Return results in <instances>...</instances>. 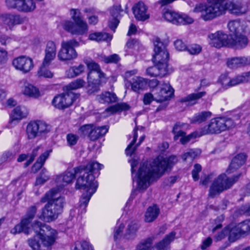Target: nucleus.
I'll list each match as a JSON object with an SVG mask.
<instances>
[{
	"label": "nucleus",
	"mask_w": 250,
	"mask_h": 250,
	"mask_svg": "<svg viewBox=\"0 0 250 250\" xmlns=\"http://www.w3.org/2000/svg\"><path fill=\"white\" fill-rule=\"evenodd\" d=\"M32 229L36 235L28 240L29 246L33 250H51L57 238L58 233L48 225L37 221L30 225L27 220L22 219L20 224L11 229L10 232L14 235L21 232L28 234Z\"/></svg>",
	"instance_id": "1"
},
{
	"label": "nucleus",
	"mask_w": 250,
	"mask_h": 250,
	"mask_svg": "<svg viewBox=\"0 0 250 250\" xmlns=\"http://www.w3.org/2000/svg\"><path fill=\"white\" fill-rule=\"evenodd\" d=\"M247 10L245 4L237 0H208L206 4L196 5L193 12L200 13V18L208 21L225 14L226 10L240 16L245 14Z\"/></svg>",
	"instance_id": "2"
},
{
	"label": "nucleus",
	"mask_w": 250,
	"mask_h": 250,
	"mask_svg": "<svg viewBox=\"0 0 250 250\" xmlns=\"http://www.w3.org/2000/svg\"><path fill=\"white\" fill-rule=\"evenodd\" d=\"M177 161L175 156H171L167 159L158 157L152 161L142 164L135 174L138 188L140 190L147 188L155 178L161 176L167 168H170Z\"/></svg>",
	"instance_id": "3"
},
{
	"label": "nucleus",
	"mask_w": 250,
	"mask_h": 250,
	"mask_svg": "<svg viewBox=\"0 0 250 250\" xmlns=\"http://www.w3.org/2000/svg\"><path fill=\"white\" fill-rule=\"evenodd\" d=\"M61 188H54L46 193L41 199V202L47 203L38 214V217L46 222H51L57 219L62 211L64 199L60 195Z\"/></svg>",
	"instance_id": "4"
},
{
	"label": "nucleus",
	"mask_w": 250,
	"mask_h": 250,
	"mask_svg": "<svg viewBox=\"0 0 250 250\" xmlns=\"http://www.w3.org/2000/svg\"><path fill=\"white\" fill-rule=\"evenodd\" d=\"M77 176L78 177L76 187L83 190L80 200V210L81 213L86 212V208L92 195L96 192L98 183L95 179L93 173L87 171L83 166L77 167Z\"/></svg>",
	"instance_id": "5"
},
{
	"label": "nucleus",
	"mask_w": 250,
	"mask_h": 250,
	"mask_svg": "<svg viewBox=\"0 0 250 250\" xmlns=\"http://www.w3.org/2000/svg\"><path fill=\"white\" fill-rule=\"evenodd\" d=\"M154 46L153 60L155 65L148 67L146 73L150 77H164L167 72L168 53L165 45L157 37L154 39Z\"/></svg>",
	"instance_id": "6"
},
{
	"label": "nucleus",
	"mask_w": 250,
	"mask_h": 250,
	"mask_svg": "<svg viewBox=\"0 0 250 250\" xmlns=\"http://www.w3.org/2000/svg\"><path fill=\"white\" fill-rule=\"evenodd\" d=\"M238 176L228 178L225 174H221L215 179L212 183L209 191V196L213 197L225 190L230 188L237 180Z\"/></svg>",
	"instance_id": "7"
},
{
	"label": "nucleus",
	"mask_w": 250,
	"mask_h": 250,
	"mask_svg": "<svg viewBox=\"0 0 250 250\" xmlns=\"http://www.w3.org/2000/svg\"><path fill=\"white\" fill-rule=\"evenodd\" d=\"M79 46V43L75 40L62 42L57 55L58 60L61 62H66L76 59L78 54L75 47Z\"/></svg>",
	"instance_id": "8"
},
{
	"label": "nucleus",
	"mask_w": 250,
	"mask_h": 250,
	"mask_svg": "<svg viewBox=\"0 0 250 250\" xmlns=\"http://www.w3.org/2000/svg\"><path fill=\"white\" fill-rule=\"evenodd\" d=\"M163 17L167 21L176 25L191 24L194 21L193 19L188 15L181 14L168 9L164 10Z\"/></svg>",
	"instance_id": "9"
},
{
	"label": "nucleus",
	"mask_w": 250,
	"mask_h": 250,
	"mask_svg": "<svg viewBox=\"0 0 250 250\" xmlns=\"http://www.w3.org/2000/svg\"><path fill=\"white\" fill-rule=\"evenodd\" d=\"M49 131L48 125L42 121L30 122L26 127V133L29 139H34L42 134L47 133Z\"/></svg>",
	"instance_id": "10"
},
{
	"label": "nucleus",
	"mask_w": 250,
	"mask_h": 250,
	"mask_svg": "<svg viewBox=\"0 0 250 250\" xmlns=\"http://www.w3.org/2000/svg\"><path fill=\"white\" fill-rule=\"evenodd\" d=\"M6 6L21 12H31L36 8L33 0H5Z\"/></svg>",
	"instance_id": "11"
},
{
	"label": "nucleus",
	"mask_w": 250,
	"mask_h": 250,
	"mask_svg": "<svg viewBox=\"0 0 250 250\" xmlns=\"http://www.w3.org/2000/svg\"><path fill=\"white\" fill-rule=\"evenodd\" d=\"M79 95L69 92L57 95L52 101V104L57 108L63 109L71 106Z\"/></svg>",
	"instance_id": "12"
},
{
	"label": "nucleus",
	"mask_w": 250,
	"mask_h": 250,
	"mask_svg": "<svg viewBox=\"0 0 250 250\" xmlns=\"http://www.w3.org/2000/svg\"><path fill=\"white\" fill-rule=\"evenodd\" d=\"M106 126H96L93 125H85L81 126L80 131L83 135H87L91 141H96L104 136L108 131Z\"/></svg>",
	"instance_id": "13"
},
{
	"label": "nucleus",
	"mask_w": 250,
	"mask_h": 250,
	"mask_svg": "<svg viewBox=\"0 0 250 250\" xmlns=\"http://www.w3.org/2000/svg\"><path fill=\"white\" fill-rule=\"evenodd\" d=\"M87 79L88 86L94 88V91L98 90L99 86L107 81L105 74L102 71H89Z\"/></svg>",
	"instance_id": "14"
},
{
	"label": "nucleus",
	"mask_w": 250,
	"mask_h": 250,
	"mask_svg": "<svg viewBox=\"0 0 250 250\" xmlns=\"http://www.w3.org/2000/svg\"><path fill=\"white\" fill-rule=\"evenodd\" d=\"M250 77V73L246 72L241 75H237L234 78L230 79L226 75H222L220 80L222 86L224 87L228 88L230 86H235L240 83L249 82Z\"/></svg>",
	"instance_id": "15"
},
{
	"label": "nucleus",
	"mask_w": 250,
	"mask_h": 250,
	"mask_svg": "<svg viewBox=\"0 0 250 250\" xmlns=\"http://www.w3.org/2000/svg\"><path fill=\"white\" fill-rule=\"evenodd\" d=\"M12 64L16 70L23 73L29 72L34 66L33 60L25 56H21L15 58L13 61Z\"/></svg>",
	"instance_id": "16"
},
{
	"label": "nucleus",
	"mask_w": 250,
	"mask_h": 250,
	"mask_svg": "<svg viewBox=\"0 0 250 250\" xmlns=\"http://www.w3.org/2000/svg\"><path fill=\"white\" fill-rule=\"evenodd\" d=\"M225 126L222 118L211 119L208 125L201 129V135L219 133L224 131Z\"/></svg>",
	"instance_id": "17"
},
{
	"label": "nucleus",
	"mask_w": 250,
	"mask_h": 250,
	"mask_svg": "<svg viewBox=\"0 0 250 250\" xmlns=\"http://www.w3.org/2000/svg\"><path fill=\"white\" fill-rule=\"evenodd\" d=\"M62 26L64 29L75 35H83L88 30L87 25L83 21L75 22V24L71 21H65Z\"/></svg>",
	"instance_id": "18"
},
{
	"label": "nucleus",
	"mask_w": 250,
	"mask_h": 250,
	"mask_svg": "<svg viewBox=\"0 0 250 250\" xmlns=\"http://www.w3.org/2000/svg\"><path fill=\"white\" fill-rule=\"evenodd\" d=\"M209 43L211 46L220 48L223 46H228L229 41V36L221 31L209 34Z\"/></svg>",
	"instance_id": "19"
},
{
	"label": "nucleus",
	"mask_w": 250,
	"mask_h": 250,
	"mask_svg": "<svg viewBox=\"0 0 250 250\" xmlns=\"http://www.w3.org/2000/svg\"><path fill=\"white\" fill-rule=\"evenodd\" d=\"M155 93V99L157 102H163L169 100L173 94L174 90L170 85L164 83L161 86L156 88Z\"/></svg>",
	"instance_id": "20"
},
{
	"label": "nucleus",
	"mask_w": 250,
	"mask_h": 250,
	"mask_svg": "<svg viewBox=\"0 0 250 250\" xmlns=\"http://www.w3.org/2000/svg\"><path fill=\"white\" fill-rule=\"evenodd\" d=\"M20 87L21 92L26 96L37 98L41 95L39 89L25 80L21 81Z\"/></svg>",
	"instance_id": "21"
},
{
	"label": "nucleus",
	"mask_w": 250,
	"mask_h": 250,
	"mask_svg": "<svg viewBox=\"0 0 250 250\" xmlns=\"http://www.w3.org/2000/svg\"><path fill=\"white\" fill-rule=\"evenodd\" d=\"M43 65H49L56 58L57 54L56 43L52 41H47L44 50Z\"/></svg>",
	"instance_id": "22"
},
{
	"label": "nucleus",
	"mask_w": 250,
	"mask_h": 250,
	"mask_svg": "<svg viewBox=\"0 0 250 250\" xmlns=\"http://www.w3.org/2000/svg\"><path fill=\"white\" fill-rule=\"evenodd\" d=\"M135 18L139 21H144L149 18L147 6L143 2L135 4L132 8Z\"/></svg>",
	"instance_id": "23"
},
{
	"label": "nucleus",
	"mask_w": 250,
	"mask_h": 250,
	"mask_svg": "<svg viewBox=\"0 0 250 250\" xmlns=\"http://www.w3.org/2000/svg\"><path fill=\"white\" fill-rule=\"evenodd\" d=\"M77 167L66 170L62 174L57 176L56 182L58 185L62 187L71 183L74 179L75 175L77 176Z\"/></svg>",
	"instance_id": "24"
},
{
	"label": "nucleus",
	"mask_w": 250,
	"mask_h": 250,
	"mask_svg": "<svg viewBox=\"0 0 250 250\" xmlns=\"http://www.w3.org/2000/svg\"><path fill=\"white\" fill-rule=\"evenodd\" d=\"M184 125V124L181 123H176L173 127V132L174 134V140H178L179 137H181L180 138V142L183 145H185L194 136L196 137L194 135V134H191L188 136H185L186 133L181 130V128Z\"/></svg>",
	"instance_id": "25"
},
{
	"label": "nucleus",
	"mask_w": 250,
	"mask_h": 250,
	"mask_svg": "<svg viewBox=\"0 0 250 250\" xmlns=\"http://www.w3.org/2000/svg\"><path fill=\"white\" fill-rule=\"evenodd\" d=\"M0 21L4 24L9 27V28L20 24L22 21L19 15L10 13H4L0 15Z\"/></svg>",
	"instance_id": "26"
},
{
	"label": "nucleus",
	"mask_w": 250,
	"mask_h": 250,
	"mask_svg": "<svg viewBox=\"0 0 250 250\" xmlns=\"http://www.w3.org/2000/svg\"><path fill=\"white\" fill-rule=\"evenodd\" d=\"M246 33H242L234 36V38H229L228 46L236 49L245 48L248 45L249 40Z\"/></svg>",
	"instance_id": "27"
},
{
	"label": "nucleus",
	"mask_w": 250,
	"mask_h": 250,
	"mask_svg": "<svg viewBox=\"0 0 250 250\" xmlns=\"http://www.w3.org/2000/svg\"><path fill=\"white\" fill-rule=\"evenodd\" d=\"M250 64V57H237L227 59V65L230 68H237Z\"/></svg>",
	"instance_id": "28"
},
{
	"label": "nucleus",
	"mask_w": 250,
	"mask_h": 250,
	"mask_svg": "<svg viewBox=\"0 0 250 250\" xmlns=\"http://www.w3.org/2000/svg\"><path fill=\"white\" fill-rule=\"evenodd\" d=\"M228 26L230 32L234 34V36L246 33L247 32V27L245 23L240 21H230L229 22Z\"/></svg>",
	"instance_id": "29"
},
{
	"label": "nucleus",
	"mask_w": 250,
	"mask_h": 250,
	"mask_svg": "<svg viewBox=\"0 0 250 250\" xmlns=\"http://www.w3.org/2000/svg\"><path fill=\"white\" fill-rule=\"evenodd\" d=\"M176 233L171 232L159 243H157L152 248L153 250H169L168 246L175 238Z\"/></svg>",
	"instance_id": "30"
},
{
	"label": "nucleus",
	"mask_w": 250,
	"mask_h": 250,
	"mask_svg": "<svg viewBox=\"0 0 250 250\" xmlns=\"http://www.w3.org/2000/svg\"><path fill=\"white\" fill-rule=\"evenodd\" d=\"M246 159V156L244 153H240L237 155L232 160L227 172L228 174L233 172L245 163Z\"/></svg>",
	"instance_id": "31"
},
{
	"label": "nucleus",
	"mask_w": 250,
	"mask_h": 250,
	"mask_svg": "<svg viewBox=\"0 0 250 250\" xmlns=\"http://www.w3.org/2000/svg\"><path fill=\"white\" fill-rule=\"evenodd\" d=\"M121 11V6L119 5L114 6L110 10L112 19H110L109 21V26L114 31L119 24V21L118 18L119 17Z\"/></svg>",
	"instance_id": "32"
},
{
	"label": "nucleus",
	"mask_w": 250,
	"mask_h": 250,
	"mask_svg": "<svg viewBox=\"0 0 250 250\" xmlns=\"http://www.w3.org/2000/svg\"><path fill=\"white\" fill-rule=\"evenodd\" d=\"M146 85V80L141 77H135L133 78L131 82L132 90L137 93H140L144 90Z\"/></svg>",
	"instance_id": "33"
},
{
	"label": "nucleus",
	"mask_w": 250,
	"mask_h": 250,
	"mask_svg": "<svg viewBox=\"0 0 250 250\" xmlns=\"http://www.w3.org/2000/svg\"><path fill=\"white\" fill-rule=\"evenodd\" d=\"M137 128H135L132 132L133 134V140L131 142V143L128 145L126 148L125 149V153L127 155L131 156L133 152L135 151L137 147H138L140 144L143 142L145 138V135H142L141 136L139 139V141L138 143L136 144L135 146H134V145L136 143L138 137V134L137 133Z\"/></svg>",
	"instance_id": "34"
},
{
	"label": "nucleus",
	"mask_w": 250,
	"mask_h": 250,
	"mask_svg": "<svg viewBox=\"0 0 250 250\" xmlns=\"http://www.w3.org/2000/svg\"><path fill=\"white\" fill-rule=\"evenodd\" d=\"M112 36L106 33L102 32H95L91 33L88 36V39L93 41L100 42L104 41H111Z\"/></svg>",
	"instance_id": "35"
},
{
	"label": "nucleus",
	"mask_w": 250,
	"mask_h": 250,
	"mask_svg": "<svg viewBox=\"0 0 250 250\" xmlns=\"http://www.w3.org/2000/svg\"><path fill=\"white\" fill-rule=\"evenodd\" d=\"M159 214V209L156 205L149 207L146 210L145 220L146 222H152L155 220Z\"/></svg>",
	"instance_id": "36"
},
{
	"label": "nucleus",
	"mask_w": 250,
	"mask_h": 250,
	"mask_svg": "<svg viewBox=\"0 0 250 250\" xmlns=\"http://www.w3.org/2000/svg\"><path fill=\"white\" fill-rule=\"evenodd\" d=\"M27 111L24 106H17L12 111L11 118L12 121H19L26 117Z\"/></svg>",
	"instance_id": "37"
},
{
	"label": "nucleus",
	"mask_w": 250,
	"mask_h": 250,
	"mask_svg": "<svg viewBox=\"0 0 250 250\" xmlns=\"http://www.w3.org/2000/svg\"><path fill=\"white\" fill-rule=\"evenodd\" d=\"M97 100L101 103H115L117 101L118 98L116 95L109 92H105L97 97Z\"/></svg>",
	"instance_id": "38"
},
{
	"label": "nucleus",
	"mask_w": 250,
	"mask_h": 250,
	"mask_svg": "<svg viewBox=\"0 0 250 250\" xmlns=\"http://www.w3.org/2000/svg\"><path fill=\"white\" fill-rule=\"evenodd\" d=\"M85 70V66L83 64L78 66H73L68 69L65 72V75L68 78H73L83 73Z\"/></svg>",
	"instance_id": "39"
},
{
	"label": "nucleus",
	"mask_w": 250,
	"mask_h": 250,
	"mask_svg": "<svg viewBox=\"0 0 250 250\" xmlns=\"http://www.w3.org/2000/svg\"><path fill=\"white\" fill-rule=\"evenodd\" d=\"M206 94V92L204 91L192 93L183 98L181 101L183 102H188L190 105H194L197 103V101L199 99L205 96Z\"/></svg>",
	"instance_id": "40"
},
{
	"label": "nucleus",
	"mask_w": 250,
	"mask_h": 250,
	"mask_svg": "<svg viewBox=\"0 0 250 250\" xmlns=\"http://www.w3.org/2000/svg\"><path fill=\"white\" fill-rule=\"evenodd\" d=\"M227 229H229V240L230 242H234L242 234L237 225L234 226L233 225H230L227 227Z\"/></svg>",
	"instance_id": "41"
},
{
	"label": "nucleus",
	"mask_w": 250,
	"mask_h": 250,
	"mask_svg": "<svg viewBox=\"0 0 250 250\" xmlns=\"http://www.w3.org/2000/svg\"><path fill=\"white\" fill-rule=\"evenodd\" d=\"M212 113L210 111H203L198 113L191 119V123H201L210 118Z\"/></svg>",
	"instance_id": "42"
},
{
	"label": "nucleus",
	"mask_w": 250,
	"mask_h": 250,
	"mask_svg": "<svg viewBox=\"0 0 250 250\" xmlns=\"http://www.w3.org/2000/svg\"><path fill=\"white\" fill-rule=\"evenodd\" d=\"M138 228V225L136 223L132 222L129 224L124 235L125 238L127 240L133 239L136 236Z\"/></svg>",
	"instance_id": "43"
},
{
	"label": "nucleus",
	"mask_w": 250,
	"mask_h": 250,
	"mask_svg": "<svg viewBox=\"0 0 250 250\" xmlns=\"http://www.w3.org/2000/svg\"><path fill=\"white\" fill-rule=\"evenodd\" d=\"M49 155V152L47 151L42 153L38 159L37 162L32 167V171L34 173L37 172L43 165Z\"/></svg>",
	"instance_id": "44"
},
{
	"label": "nucleus",
	"mask_w": 250,
	"mask_h": 250,
	"mask_svg": "<svg viewBox=\"0 0 250 250\" xmlns=\"http://www.w3.org/2000/svg\"><path fill=\"white\" fill-rule=\"evenodd\" d=\"M84 169H87L89 173L97 174L98 172L104 167V166L97 162L90 161L86 166H83Z\"/></svg>",
	"instance_id": "45"
},
{
	"label": "nucleus",
	"mask_w": 250,
	"mask_h": 250,
	"mask_svg": "<svg viewBox=\"0 0 250 250\" xmlns=\"http://www.w3.org/2000/svg\"><path fill=\"white\" fill-rule=\"evenodd\" d=\"M50 178L48 171L45 168H43L39 175L37 177L35 185H42L46 182Z\"/></svg>",
	"instance_id": "46"
},
{
	"label": "nucleus",
	"mask_w": 250,
	"mask_h": 250,
	"mask_svg": "<svg viewBox=\"0 0 250 250\" xmlns=\"http://www.w3.org/2000/svg\"><path fill=\"white\" fill-rule=\"evenodd\" d=\"M85 84L84 80L77 79L66 85L65 88L67 91L77 90L83 87Z\"/></svg>",
	"instance_id": "47"
},
{
	"label": "nucleus",
	"mask_w": 250,
	"mask_h": 250,
	"mask_svg": "<svg viewBox=\"0 0 250 250\" xmlns=\"http://www.w3.org/2000/svg\"><path fill=\"white\" fill-rule=\"evenodd\" d=\"M72 250H93L92 247L86 241H77L73 246Z\"/></svg>",
	"instance_id": "48"
},
{
	"label": "nucleus",
	"mask_w": 250,
	"mask_h": 250,
	"mask_svg": "<svg viewBox=\"0 0 250 250\" xmlns=\"http://www.w3.org/2000/svg\"><path fill=\"white\" fill-rule=\"evenodd\" d=\"M49 65H43V62L42 65L38 71V76L40 78H51L53 77V73L47 69L45 67Z\"/></svg>",
	"instance_id": "49"
},
{
	"label": "nucleus",
	"mask_w": 250,
	"mask_h": 250,
	"mask_svg": "<svg viewBox=\"0 0 250 250\" xmlns=\"http://www.w3.org/2000/svg\"><path fill=\"white\" fill-rule=\"evenodd\" d=\"M152 244V239L148 238L139 244L135 250H150Z\"/></svg>",
	"instance_id": "50"
},
{
	"label": "nucleus",
	"mask_w": 250,
	"mask_h": 250,
	"mask_svg": "<svg viewBox=\"0 0 250 250\" xmlns=\"http://www.w3.org/2000/svg\"><path fill=\"white\" fill-rule=\"evenodd\" d=\"M201 151L199 149H190L182 155V159H187L188 158V155H189L190 160H193L194 159L199 155Z\"/></svg>",
	"instance_id": "51"
},
{
	"label": "nucleus",
	"mask_w": 250,
	"mask_h": 250,
	"mask_svg": "<svg viewBox=\"0 0 250 250\" xmlns=\"http://www.w3.org/2000/svg\"><path fill=\"white\" fill-rule=\"evenodd\" d=\"M37 208L36 206H32L27 210L26 217L23 220H27L29 221V225H30L31 220L33 219L36 213Z\"/></svg>",
	"instance_id": "52"
},
{
	"label": "nucleus",
	"mask_w": 250,
	"mask_h": 250,
	"mask_svg": "<svg viewBox=\"0 0 250 250\" xmlns=\"http://www.w3.org/2000/svg\"><path fill=\"white\" fill-rule=\"evenodd\" d=\"M84 62L86 64L89 71H102L99 65L93 61H86Z\"/></svg>",
	"instance_id": "53"
},
{
	"label": "nucleus",
	"mask_w": 250,
	"mask_h": 250,
	"mask_svg": "<svg viewBox=\"0 0 250 250\" xmlns=\"http://www.w3.org/2000/svg\"><path fill=\"white\" fill-rule=\"evenodd\" d=\"M121 60L120 57L118 55L114 54L105 57L104 58V61L106 63H116L118 62Z\"/></svg>",
	"instance_id": "54"
},
{
	"label": "nucleus",
	"mask_w": 250,
	"mask_h": 250,
	"mask_svg": "<svg viewBox=\"0 0 250 250\" xmlns=\"http://www.w3.org/2000/svg\"><path fill=\"white\" fill-rule=\"evenodd\" d=\"M242 234L250 231V220H246L237 225Z\"/></svg>",
	"instance_id": "55"
},
{
	"label": "nucleus",
	"mask_w": 250,
	"mask_h": 250,
	"mask_svg": "<svg viewBox=\"0 0 250 250\" xmlns=\"http://www.w3.org/2000/svg\"><path fill=\"white\" fill-rule=\"evenodd\" d=\"M79 139V136L72 133L68 134L66 136L67 143L68 146H73L75 145Z\"/></svg>",
	"instance_id": "56"
},
{
	"label": "nucleus",
	"mask_w": 250,
	"mask_h": 250,
	"mask_svg": "<svg viewBox=\"0 0 250 250\" xmlns=\"http://www.w3.org/2000/svg\"><path fill=\"white\" fill-rule=\"evenodd\" d=\"M187 50L191 55H197L201 52L202 47L198 44H194L187 47Z\"/></svg>",
	"instance_id": "57"
},
{
	"label": "nucleus",
	"mask_w": 250,
	"mask_h": 250,
	"mask_svg": "<svg viewBox=\"0 0 250 250\" xmlns=\"http://www.w3.org/2000/svg\"><path fill=\"white\" fill-rule=\"evenodd\" d=\"M124 227V225L122 224L115 227L114 230V238L115 241H117L121 238Z\"/></svg>",
	"instance_id": "58"
},
{
	"label": "nucleus",
	"mask_w": 250,
	"mask_h": 250,
	"mask_svg": "<svg viewBox=\"0 0 250 250\" xmlns=\"http://www.w3.org/2000/svg\"><path fill=\"white\" fill-rule=\"evenodd\" d=\"M229 234V229L227 227L225 228L221 231L218 232L217 233L214 234V238L216 241H221L224 239L226 236Z\"/></svg>",
	"instance_id": "59"
},
{
	"label": "nucleus",
	"mask_w": 250,
	"mask_h": 250,
	"mask_svg": "<svg viewBox=\"0 0 250 250\" xmlns=\"http://www.w3.org/2000/svg\"><path fill=\"white\" fill-rule=\"evenodd\" d=\"M39 149V147H38L32 151V152L29 155V159L24 164V167H27L29 165H30L34 160L35 158L38 154V151Z\"/></svg>",
	"instance_id": "60"
},
{
	"label": "nucleus",
	"mask_w": 250,
	"mask_h": 250,
	"mask_svg": "<svg viewBox=\"0 0 250 250\" xmlns=\"http://www.w3.org/2000/svg\"><path fill=\"white\" fill-rule=\"evenodd\" d=\"M70 14L75 22L83 21L81 18V13L78 9H72L70 11Z\"/></svg>",
	"instance_id": "61"
},
{
	"label": "nucleus",
	"mask_w": 250,
	"mask_h": 250,
	"mask_svg": "<svg viewBox=\"0 0 250 250\" xmlns=\"http://www.w3.org/2000/svg\"><path fill=\"white\" fill-rule=\"evenodd\" d=\"M202 167L199 164H195L194 168L192 171V176L194 181H197L199 179L198 173L201 171Z\"/></svg>",
	"instance_id": "62"
},
{
	"label": "nucleus",
	"mask_w": 250,
	"mask_h": 250,
	"mask_svg": "<svg viewBox=\"0 0 250 250\" xmlns=\"http://www.w3.org/2000/svg\"><path fill=\"white\" fill-rule=\"evenodd\" d=\"M175 48L179 51H185L187 50L186 44L181 40H177L174 42Z\"/></svg>",
	"instance_id": "63"
},
{
	"label": "nucleus",
	"mask_w": 250,
	"mask_h": 250,
	"mask_svg": "<svg viewBox=\"0 0 250 250\" xmlns=\"http://www.w3.org/2000/svg\"><path fill=\"white\" fill-rule=\"evenodd\" d=\"M223 220L224 217L222 216L217 218L216 220H215L216 225L212 228V231L213 233H215L217 230L221 229L222 227V225L221 224V222H222Z\"/></svg>",
	"instance_id": "64"
}]
</instances>
